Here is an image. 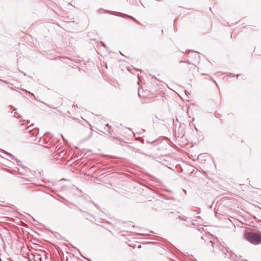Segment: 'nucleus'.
<instances>
[{
  "label": "nucleus",
  "instance_id": "obj_7",
  "mask_svg": "<svg viewBox=\"0 0 261 261\" xmlns=\"http://www.w3.org/2000/svg\"><path fill=\"white\" fill-rule=\"evenodd\" d=\"M210 242L211 243V245H212L213 249H215V247L214 246V243L212 241H210Z\"/></svg>",
  "mask_w": 261,
  "mask_h": 261
},
{
  "label": "nucleus",
  "instance_id": "obj_6",
  "mask_svg": "<svg viewBox=\"0 0 261 261\" xmlns=\"http://www.w3.org/2000/svg\"><path fill=\"white\" fill-rule=\"evenodd\" d=\"M127 16L129 18H130V19H132V20H133L134 21H135V22H137L138 23H139V22L135 18H134L133 17L130 16Z\"/></svg>",
  "mask_w": 261,
  "mask_h": 261
},
{
  "label": "nucleus",
  "instance_id": "obj_1",
  "mask_svg": "<svg viewBox=\"0 0 261 261\" xmlns=\"http://www.w3.org/2000/svg\"><path fill=\"white\" fill-rule=\"evenodd\" d=\"M244 238L253 245L261 244V232H247L245 233Z\"/></svg>",
  "mask_w": 261,
  "mask_h": 261
},
{
  "label": "nucleus",
  "instance_id": "obj_11",
  "mask_svg": "<svg viewBox=\"0 0 261 261\" xmlns=\"http://www.w3.org/2000/svg\"><path fill=\"white\" fill-rule=\"evenodd\" d=\"M0 261H2V259H1V258H0Z\"/></svg>",
  "mask_w": 261,
  "mask_h": 261
},
{
  "label": "nucleus",
  "instance_id": "obj_8",
  "mask_svg": "<svg viewBox=\"0 0 261 261\" xmlns=\"http://www.w3.org/2000/svg\"><path fill=\"white\" fill-rule=\"evenodd\" d=\"M101 44H102V45L103 47H106V45H105L103 42H101Z\"/></svg>",
  "mask_w": 261,
  "mask_h": 261
},
{
  "label": "nucleus",
  "instance_id": "obj_9",
  "mask_svg": "<svg viewBox=\"0 0 261 261\" xmlns=\"http://www.w3.org/2000/svg\"><path fill=\"white\" fill-rule=\"evenodd\" d=\"M179 219H181V220H184V221H186V219H184V218H182V219H181V218H180V217H179Z\"/></svg>",
  "mask_w": 261,
  "mask_h": 261
},
{
  "label": "nucleus",
  "instance_id": "obj_5",
  "mask_svg": "<svg viewBox=\"0 0 261 261\" xmlns=\"http://www.w3.org/2000/svg\"><path fill=\"white\" fill-rule=\"evenodd\" d=\"M106 126L108 127V128H109V130H108L109 133L111 134H112V132H111V129H110V127H111L110 125L109 124H106Z\"/></svg>",
  "mask_w": 261,
  "mask_h": 261
},
{
  "label": "nucleus",
  "instance_id": "obj_3",
  "mask_svg": "<svg viewBox=\"0 0 261 261\" xmlns=\"http://www.w3.org/2000/svg\"><path fill=\"white\" fill-rule=\"evenodd\" d=\"M31 126H29L27 128V129L30 132V134H31L33 136H37L39 133V130L37 128H34L33 129H31Z\"/></svg>",
  "mask_w": 261,
  "mask_h": 261
},
{
  "label": "nucleus",
  "instance_id": "obj_4",
  "mask_svg": "<svg viewBox=\"0 0 261 261\" xmlns=\"http://www.w3.org/2000/svg\"><path fill=\"white\" fill-rule=\"evenodd\" d=\"M217 246L219 248L220 250L225 255H226V253L228 252L227 249L224 246L221 245L219 246L218 245Z\"/></svg>",
  "mask_w": 261,
  "mask_h": 261
},
{
  "label": "nucleus",
  "instance_id": "obj_2",
  "mask_svg": "<svg viewBox=\"0 0 261 261\" xmlns=\"http://www.w3.org/2000/svg\"><path fill=\"white\" fill-rule=\"evenodd\" d=\"M191 54V55H190V56L194 58V61H198L199 60V58H200V57L199 56V53H197V52H195V51H189L188 54V55H190V54Z\"/></svg>",
  "mask_w": 261,
  "mask_h": 261
},
{
  "label": "nucleus",
  "instance_id": "obj_10",
  "mask_svg": "<svg viewBox=\"0 0 261 261\" xmlns=\"http://www.w3.org/2000/svg\"><path fill=\"white\" fill-rule=\"evenodd\" d=\"M61 137H62V138H63V140H64V137H63V135H61Z\"/></svg>",
  "mask_w": 261,
  "mask_h": 261
}]
</instances>
